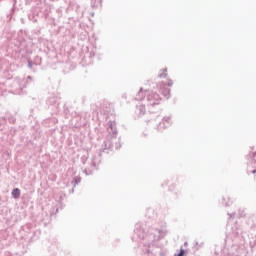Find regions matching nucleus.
I'll return each mask as SVG.
<instances>
[{"label":"nucleus","mask_w":256,"mask_h":256,"mask_svg":"<svg viewBox=\"0 0 256 256\" xmlns=\"http://www.w3.org/2000/svg\"><path fill=\"white\" fill-rule=\"evenodd\" d=\"M158 87H160V89L162 90V94L164 97H167V95H169V89L165 88L167 87V84H159Z\"/></svg>","instance_id":"obj_1"},{"label":"nucleus","mask_w":256,"mask_h":256,"mask_svg":"<svg viewBox=\"0 0 256 256\" xmlns=\"http://www.w3.org/2000/svg\"><path fill=\"white\" fill-rule=\"evenodd\" d=\"M155 99H156V101H159V95H156V97H155Z\"/></svg>","instance_id":"obj_5"},{"label":"nucleus","mask_w":256,"mask_h":256,"mask_svg":"<svg viewBox=\"0 0 256 256\" xmlns=\"http://www.w3.org/2000/svg\"><path fill=\"white\" fill-rule=\"evenodd\" d=\"M252 173H256V170H253Z\"/></svg>","instance_id":"obj_6"},{"label":"nucleus","mask_w":256,"mask_h":256,"mask_svg":"<svg viewBox=\"0 0 256 256\" xmlns=\"http://www.w3.org/2000/svg\"><path fill=\"white\" fill-rule=\"evenodd\" d=\"M256 158V154L254 155V159Z\"/></svg>","instance_id":"obj_7"},{"label":"nucleus","mask_w":256,"mask_h":256,"mask_svg":"<svg viewBox=\"0 0 256 256\" xmlns=\"http://www.w3.org/2000/svg\"><path fill=\"white\" fill-rule=\"evenodd\" d=\"M171 85H173V81L168 80L167 86H168V87H171Z\"/></svg>","instance_id":"obj_4"},{"label":"nucleus","mask_w":256,"mask_h":256,"mask_svg":"<svg viewBox=\"0 0 256 256\" xmlns=\"http://www.w3.org/2000/svg\"><path fill=\"white\" fill-rule=\"evenodd\" d=\"M184 255H185V250H181L177 256H184Z\"/></svg>","instance_id":"obj_3"},{"label":"nucleus","mask_w":256,"mask_h":256,"mask_svg":"<svg viewBox=\"0 0 256 256\" xmlns=\"http://www.w3.org/2000/svg\"><path fill=\"white\" fill-rule=\"evenodd\" d=\"M12 197L14 199H19V197H21V190H19V188L13 189Z\"/></svg>","instance_id":"obj_2"}]
</instances>
